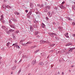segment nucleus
<instances>
[{
  "label": "nucleus",
  "instance_id": "obj_1",
  "mask_svg": "<svg viewBox=\"0 0 75 75\" xmlns=\"http://www.w3.org/2000/svg\"><path fill=\"white\" fill-rule=\"evenodd\" d=\"M48 34L50 35L53 38L54 37V35L56 37L57 36V35L54 33H49Z\"/></svg>",
  "mask_w": 75,
  "mask_h": 75
},
{
  "label": "nucleus",
  "instance_id": "obj_2",
  "mask_svg": "<svg viewBox=\"0 0 75 75\" xmlns=\"http://www.w3.org/2000/svg\"><path fill=\"white\" fill-rule=\"evenodd\" d=\"M1 28L2 29H3L5 30V31L6 32H7V31H8V28L6 27V26H2L1 27Z\"/></svg>",
  "mask_w": 75,
  "mask_h": 75
},
{
  "label": "nucleus",
  "instance_id": "obj_3",
  "mask_svg": "<svg viewBox=\"0 0 75 75\" xmlns=\"http://www.w3.org/2000/svg\"><path fill=\"white\" fill-rule=\"evenodd\" d=\"M14 30H13V29H10L9 30L8 32H7V34H10V33H12V32H13Z\"/></svg>",
  "mask_w": 75,
  "mask_h": 75
},
{
  "label": "nucleus",
  "instance_id": "obj_4",
  "mask_svg": "<svg viewBox=\"0 0 75 75\" xmlns=\"http://www.w3.org/2000/svg\"><path fill=\"white\" fill-rule=\"evenodd\" d=\"M11 20H12V21H13L14 22H15V23L17 22V20L15 18H11Z\"/></svg>",
  "mask_w": 75,
  "mask_h": 75
},
{
  "label": "nucleus",
  "instance_id": "obj_5",
  "mask_svg": "<svg viewBox=\"0 0 75 75\" xmlns=\"http://www.w3.org/2000/svg\"><path fill=\"white\" fill-rule=\"evenodd\" d=\"M36 63V60H34L32 61V65H34Z\"/></svg>",
  "mask_w": 75,
  "mask_h": 75
},
{
  "label": "nucleus",
  "instance_id": "obj_6",
  "mask_svg": "<svg viewBox=\"0 0 75 75\" xmlns=\"http://www.w3.org/2000/svg\"><path fill=\"white\" fill-rule=\"evenodd\" d=\"M40 42L41 44H43L44 43H47L48 42H47L46 41H44L43 40H40Z\"/></svg>",
  "mask_w": 75,
  "mask_h": 75
},
{
  "label": "nucleus",
  "instance_id": "obj_7",
  "mask_svg": "<svg viewBox=\"0 0 75 75\" xmlns=\"http://www.w3.org/2000/svg\"><path fill=\"white\" fill-rule=\"evenodd\" d=\"M30 7H31L32 8H33V7H34V4H33L32 3H30Z\"/></svg>",
  "mask_w": 75,
  "mask_h": 75
},
{
  "label": "nucleus",
  "instance_id": "obj_8",
  "mask_svg": "<svg viewBox=\"0 0 75 75\" xmlns=\"http://www.w3.org/2000/svg\"><path fill=\"white\" fill-rule=\"evenodd\" d=\"M30 31L31 32H33V31H34V30H33V27L31 25H30Z\"/></svg>",
  "mask_w": 75,
  "mask_h": 75
},
{
  "label": "nucleus",
  "instance_id": "obj_9",
  "mask_svg": "<svg viewBox=\"0 0 75 75\" xmlns=\"http://www.w3.org/2000/svg\"><path fill=\"white\" fill-rule=\"evenodd\" d=\"M45 8L47 10H50V9H51V8H50V6H46L45 7Z\"/></svg>",
  "mask_w": 75,
  "mask_h": 75
},
{
  "label": "nucleus",
  "instance_id": "obj_10",
  "mask_svg": "<svg viewBox=\"0 0 75 75\" xmlns=\"http://www.w3.org/2000/svg\"><path fill=\"white\" fill-rule=\"evenodd\" d=\"M65 51H66V49L64 48V49L62 50L61 51V52L62 53H64Z\"/></svg>",
  "mask_w": 75,
  "mask_h": 75
},
{
  "label": "nucleus",
  "instance_id": "obj_11",
  "mask_svg": "<svg viewBox=\"0 0 75 75\" xmlns=\"http://www.w3.org/2000/svg\"><path fill=\"white\" fill-rule=\"evenodd\" d=\"M68 33L67 32L66 33V34H64V35L67 38H69V36H68Z\"/></svg>",
  "mask_w": 75,
  "mask_h": 75
},
{
  "label": "nucleus",
  "instance_id": "obj_12",
  "mask_svg": "<svg viewBox=\"0 0 75 75\" xmlns=\"http://www.w3.org/2000/svg\"><path fill=\"white\" fill-rule=\"evenodd\" d=\"M68 33L67 32L66 33V34H64V35L67 38H69V36H68Z\"/></svg>",
  "mask_w": 75,
  "mask_h": 75
},
{
  "label": "nucleus",
  "instance_id": "obj_13",
  "mask_svg": "<svg viewBox=\"0 0 75 75\" xmlns=\"http://www.w3.org/2000/svg\"><path fill=\"white\" fill-rule=\"evenodd\" d=\"M16 66H14L12 68L11 70L12 71H14L15 69H16Z\"/></svg>",
  "mask_w": 75,
  "mask_h": 75
},
{
  "label": "nucleus",
  "instance_id": "obj_14",
  "mask_svg": "<svg viewBox=\"0 0 75 75\" xmlns=\"http://www.w3.org/2000/svg\"><path fill=\"white\" fill-rule=\"evenodd\" d=\"M9 25L11 28H14V29H16V27H15L14 26H13V25H12L9 24Z\"/></svg>",
  "mask_w": 75,
  "mask_h": 75
},
{
  "label": "nucleus",
  "instance_id": "obj_15",
  "mask_svg": "<svg viewBox=\"0 0 75 75\" xmlns=\"http://www.w3.org/2000/svg\"><path fill=\"white\" fill-rule=\"evenodd\" d=\"M41 27L42 28H44L45 27V25L43 23H42L41 24Z\"/></svg>",
  "mask_w": 75,
  "mask_h": 75
},
{
  "label": "nucleus",
  "instance_id": "obj_16",
  "mask_svg": "<svg viewBox=\"0 0 75 75\" xmlns=\"http://www.w3.org/2000/svg\"><path fill=\"white\" fill-rule=\"evenodd\" d=\"M59 7L60 8H61L62 9L63 8H65V7H64V6H63V5H61Z\"/></svg>",
  "mask_w": 75,
  "mask_h": 75
},
{
  "label": "nucleus",
  "instance_id": "obj_17",
  "mask_svg": "<svg viewBox=\"0 0 75 75\" xmlns=\"http://www.w3.org/2000/svg\"><path fill=\"white\" fill-rule=\"evenodd\" d=\"M47 14H48V16L49 17H51L52 16V13H51L49 12L47 13Z\"/></svg>",
  "mask_w": 75,
  "mask_h": 75
},
{
  "label": "nucleus",
  "instance_id": "obj_18",
  "mask_svg": "<svg viewBox=\"0 0 75 75\" xmlns=\"http://www.w3.org/2000/svg\"><path fill=\"white\" fill-rule=\"evenodd\" d=\"M41 55L42 57H45V54L44 52H43L41 53Z\"/></svg>",
  "mask_w": 75,
  "mask_h": 75
},
{
  "label": "nucleus",
  "instance_id": "obj_19",
  "mask_svg": "<svg viewBox=\"0 0 75 75\" xmlns=\"http://www.w3.org/2000/svg\"><path fill=\"white\" fill-rule=\"evenodd\" d=\"M54 45H55V44H53L50 45V47H51V48H52V47H53Z\"/></svg>",
  "mask_w": 75,
  "mask_h": 75
},
{
  "label": "nucleus",
  "instance_id": "obj_20",
  "mask_svg": "<svg viewBox=\"0 0 75 75\" xmlns=\"http://www.w3.org/2000/svg\"><path fill=\"white\" fill-rule=\"evenodd\" d=\"M72 7L73 10L75 11V5H72Z\"/></svg>",
  "mask_w": 75,
  "mask_h": 75
},
{
  "label": "nucleus",
  "instance_id": "obj_21",
  "mask_svg": "<svg viewBox=\"0 0 75 75\" xmlns=\"http://www.w3.org/2000/svg\"><path fill=\"white\" fill-rule=\"evenodd\" d=\"M10 45V42H8L6 44V45L7 47H8Z\"/></svg>",
  "mask_w": 75,
  "mask_h": 75
},
{
  "label": "nucleus",
  "instance_id": "obj_22",
  "mask_svg": "<svg viewBox=\"0 0 75 75\" xmlns=\"http://www.w3.org/2000/svg\"><path fill=\"white\" fill-rule=\"evenodd\" d=\"M1 18L0 19V20H3V15H1Z\"/></svg>",
  "mask_w": 75,
  "mask_h": 75
},
{
  "label": "nucleus",
  "instance_id": "obj_23",
  "mask_svg": "<svg viewBox=\"0 0 75 75\" xmlns=\"http://www.w3.org/2000/svg\"><path fill=\"white\" fill-rule=\"evenodd\" d=\"M72 45V44L71 43H69L66 44V46H69L70 45Z\"/></svg>",
  "mask_w": 75,
  "mask_h": 75
},
{
  "label": "nucleus",
  "instance_id": "obj_24",
  "mask_svg": "<svg viewBox=\"0 0 75 75\" xmlns=\"http://www.w3.org/2000/svg\"><path fill=\"white\" fill-rule=\"evenodd\" d=\"M40 65H44V63L42 62H41L40 63Z\"/></svg>",
  "mask_w": 75,
  "mask_h": 75
},
{
  "label": "nucleus",
  "instance_id": "obj_25",
  "mask_svg": "<svg viewBox=\"0 0 75 75\" xmlns=\"http://www.w3.org/2000/svg\"><path fill=\"white\" fill-rule=\"evenodd\" d=\"M29 16H31L32 14V11H30L29 12Z\"/></svg>",
  "mask_w": 75,
  "mask_h": 75
},
{
  "label": "nucleus",
  "instance_id": "obj_26",
  "mask_svg": "<svg viewBox=\"0 0 75 75\" xmlns=\"http://www.w3.org/2000/svg\"><path fill=\"white\" fill-rule=\"evenodd\" d=\"M32 44L31 42H28L26 43V44Z\"/></svg>",
  "mask_w": 75,
  "mask_h": 75
},
{
  "label": "nucleus",
  "instance_id": "obj_27",
  "mask_svg": "<svg viewBox=\"0 0 75 75\" xmlns=\"http://www.w3.org/2000/svg\"><path fill=\"white\" fill-rule=\"evenodd\" d=\"M2 7H3V8H5V7H6V5L4 4H2Z\"/></svg>",
  "mask_w": 75,
  "mask_h": 75
},
{
  "label": "nucleus",
  "instance_id": "obj_28",
  "mask_svg": "<svg viewBox=\"0 0 75 75\" xmlns=\"http://www.w3.org/2000/svg\"><path fill=\"white\" fill-rule=\"evenodd\" d=\"M24 40H24V39H23V40H21L20 42V43L21 44V43H22V42H23L24 41Z\"/></svg>",
  "mask_w": 75,
  "mask_h": 75
},
{
  "label": "nucleus",
  "instance_id": "obj_29",
  "mask_svg": "<svg viewBox=\"0 0 75 75\" xmlns=\"http://www.w3.org/2000/svg\"><path fill=\"white\" fill-rule=\"evenodd\" d=\"M15 14H16L17 15H19V14H20L19 13L17 12H15Z\"/></svg>",
  "mask_w": 75,
  "mask_h": 75
},
{
  "label": "nucleus",
  "instance_id": "obj_30",
  "mask_svg": "<svg viewBox=\"0 0 75 75\" xmlns=\"http://www.w3.org/2000/svg\"><path fill=\"white\" fill-rule=\"evenodd\" d=\"M6 7L7 8H12L11 7H10V6H9V5H7V6H6Z\"/></svg>",
  "mask_w": 75,
  "mask_h": 75
},
{
  "label": "nucleus",
  "instance_id": "obj_31",
  "mask_svg": "<svg viewBox=\"0 0 75 75\" xmlns=\"http://www.w3.org/2000/svg\"><path fill=\"white\" fill-rule=\"evenodd\" d=\"M39 51L40 50H37L35 52V53H37V52H39Z\"/></svg>",
  "mask_w": 75,
  "mask_h": 75
},
{
  "label": "nucleus",
  "instance_id": "obj_32",
  "mask_svg": "<svg viewBox=\"0 0 75 75\" xmlns=\"http://www.w3.org/2000/svg\"><path fill=\"white\" fill-rule=\"evenodd\" d=\"M33 27L35 28H37V26L36 25H33Z\"/></svg>",
  "mask_w": 75,
  "mask_h": 75
},
{
  "label": "nucleus",
  "instance_id": "obj_33",
  "mask_svg": "<svg viewBox=\"0 0 75 75\" xmlns=\"http://www.w3.org/2000/svg\"><path fill=\"white\" fill-rule=\"evenodd\" d=\"M21 69H20V70H19L18 71V73L20 74V72H21Z\"/></svg>",
  "mask_w": 75,
  "mask_h": 75
},
{
  "label": "nucleus",
  "instance_id": "obj_34",
  "mask_svg": "<svg viewBox=\"0 0 75 75\" xmlns=\"http://www.w3.org/2000/svg\"><path fill=\"white\" fill-rule=\"evenodd\" d=\"M16 47L17 48H18V49H20V48L19 46L17 45L16 46Z\"/></svg>",
  "mask_w": 75,
  "mask_h": 75
},
{
  "label": "nucleus",
  "instance_id": "obj_35",
  "mask_svg": "<svg viewBox=\"0 0 75 75\" xmlns=\"http://www.w3.org/2000/svg\"><path fill=\"white\" fill-rule=\"evenodd\" d=\"M38 32L36 31L35 32V35H38Z\"/></svg>",
  "mask_w": 75,
  "mask_h": 75
},
{
  "label": "nucleus",
  "instance_id": "obj_36",
  "mask_svg": "<svg viewBox=\"0 0 75 75\" xmlns=\"http://www.w3.org/2000/svg\"><path fill=\"white\" fill-rule=\"evenodd\" d=\"M13 46H14V45H17V43H15L13 44L12 45Z\"/></svg>",
  "mask_w": 75,
  "mask_h": 75
},
{
  "label": "nucleus",
  "instance_id": "obj_37",
  "mask_svg": "<svg viewBox=\"0 0 75 75\" xmlns=\"http://www.w3.org/2000/svg\"><path fill=\"white\" fill-rule=\"evenodd\" d=\"M55 38H56V40H59V38H58V37H55Z\"/></svg>",
  "mask_w": 75,
  "mask_h": 75
},
{
  "label": "nucleus",
  "instance_id": "obj_38",
  "mask_svg": "<svg viewBox=\"0 0 75 75\" xmlns=\"http://www.w3.org/2000/svg\"><path fill=\"white\" fill-rule=\"evenodd\" d=\"M72 51V50L71 49H70V48L69 50L68 51V52H71Z\"/></svg>",
  "mask_w": 75,
  "mask_h": 75
},
{
  "label": "nucleus",
  "instance_id": "obj_39",
  "mask_svg": "<svg viewBox=\"0 0 75 75\" xmlns=\"http://www.w3.org/2000/svg\"><path fill=\"white\" fill-rule=\"evenodd\" d=\"M58 29L59 30H62V29L61 28V27H59L58 28Z\"/></svg>",
  "mask_w": 75,
  "mask_h": 75
},
{
  "label": "nucleus",
  "instance_id": "obj_40",
  "mask_svg": "<svg viewBox=\"0 0 75 75\" xmlns=\"http://www.w3.org/2000/svg\"><path fill=\"white\" fill-rule=\"evenodd\" d=\"M54 9L55 10H58V8L57 7L54 8Z\"/></svg>",
  "mask_w": 75,
  "mask_h": 75
},
{
  "label": "nucleus",
  "instance_id": "obj_41",
  "mask_svg": "<svg viewBox=\"0 0 75 75\" xmlns=\"http://www.w3.org/2000/svg\"><path fill=\"white\" fill-rule=\"evenodd\" d=\"M9 24H12V22L10 20H9Z\"/></svg>",
  "mask_w": 75,
  "mask_h": 75
},
{
  "label": "nucleus",
  "instance_id": "obj_42",
  "mask_svg": "<svg viewBox=\"0 0 75 75\" xmlns=\"http://www.w3.org/2000/svg\"><path fill=\"white\" fill-rule=\"evenodd\" d=\"M45 12H48V11L47 10V9H45Z\"/></svg>",
  "mask_w": 75,
  "mask_h": 75
},
{
  "label": "nucleus",
  "instance_id": "obj_43",
  "mask_svg": "<svg viewBox=\"0 0 75 75\" xmlns=\"http://www.w3.org/2000/svg\"><path fill=\"white\" fill-rule=\"evenodd\" d=\"M22 45H23V46H25L26 45V44L22 43Z\"/></svg>",
  "mask_w": 75,
  "mask_h": 75
},
{
  "label": "nucleus",
  "instance_id": "obj_44",
  "mask_svg": "<svg viewBox=\"0 0 75 75\" xmlns=\"http://www.w3.org/2000/svg\"><path fill=\"white\" fill-rule=\"evenodd\" d=\"M1 21H2L3 23H4V20L3 19H2L1 20H0Z\"/></svg>",
  "mask_w": 75,
  "mask_h": 75
},
{
  "label": "nucleus",
  "instance_id": "obj_45",
  "mask_svg": "<svg viewBox=\"0 0 75 75\" xmlns=\"http://www.w3.org/2000/svg\"><path fill=\"white\" fill-rule=\"evenodd\" d=\"M13 36V38L14 40H15L16 39V37L14 36V35Z\"/></svg>",
  "mask_w": 75,
  "mask_h": 75
},
{
  "label": "nucleus",
  "instance_id": "obj_46",
  "mask_svg": "<svg viewBox=\"0 0 75 75\" xmlns=\"http://www.w3.org/2000/svg\"><path fill=\"white\" fill-rule=\"evenodd\" d=\"M18 33H19V30H17L16 32V33L17 34H18Z\"/></svg>",
  "mask_w": 75,
  "mask_h": 75
},
{
  "label": "nucleus",
  "instance_id": "obj_47",
  "mask_svg": "<svg viewBox=\"0 0 75 75\" xmlns=\"http://www.w3.org/2000/svg\"><path fill=\"white\" fill-rule=\"evenodd\" d=\"M65 4V1H63V2H62V5H63V4Z\"/></svg>",
  "mask_w": 75,
  "mask_h": 75
},
{
  "label": "nucleus",
  "instance_id": "obj_48",
  "mask_svg": "<svg viewBox=\"0 0 75 75\" xmlns=\"http://www.w3.org/2000/svg\"><path fill=\"white\" fill-rule=\"evenodd\" d=\"M68 19L70 21H71V20H72L71 19V18H68Z\"/></svg>",
  "mask_w": 75,
  "mask_h": 75
},
{
  "label": "nucleus",
  "instance_id": "obj_49",
  "mask_svg": "<svg viewBox=\"0 0 75 75\" xmlns=\"http://www.w3.org/2000/svg\"><path fill=\"white\" fill-rule=\"evenodd\" d=\"M72 24L73 25H74L75 24V23L74 22H73Z\"/></svg>",
  "mask_w": 75,
  "mask_h": 75
},
{
  "label": "nucleus",
  "instance_id": "obj_50",
  "mask_svg": "<svg viewBox=\"0 0 75 75\" xmlns=\"http://www.w3.org/2000/svg\"><path fill=\"white\" fill-rule=\"evenodd\" d=\"M28 10H25V12L26 13H28Z\"/></svg>",
  "mask_w": 75,
  "mask_h": 75
},
{
  "label": "nucleus",
  "instance_id": "obj_51",
  "mask_svg": "<svg viewBox=\"0 0 75 75\" xmlns=\"http://www.w3.org/2000/svg\"><path fill=\"white\" fill-rule=\"evenodd\" d=\"M8 0H4V2H6V1H7Z\"/></svg>",
  "mask_w": 75,
  "mask_h": 75
},
{
  "label": "nucleus",
  "instance_id": "obj_52",
  "mask_svg": "<svg viewBox=\"0 0 75 75\" xmlns=\"http://www.w3.org/2000/svg\"><path fill=\"white\" fill-rule=\"evenodd\" d=\"M70 49H71L72 50H73L74 49V48L72 47L71 48H70Z\"/></svg>",
  "mask_w": 75,
  "mask_h": 75
},
{
  "label": "nucleus",
  "instance_id": "obj_53",
  "mask_svg": "<svg viewBox=\"0 0 75 75\" xmlns=\"http://www.w3.org/2000/svg\"><path fill=\"white\" fill-rule=\"evenodd\" d=\"M46 20H49V18H48V17H46Z\"/></svg>",
  "mask_w": 75,
  "mask_h": 75
},
{
  "label": "nucleus",
  "instance_id": "obj_54",
  "mask_svg": "<svg viewBox=\"0 0 75 75\" xmlns=\"http://www.w3.org/2000/svg\"><path fill=\"white\" fill-rule=\"evenodd\" d=\"M72 36L73 37H75V34H73Z\"/></svg>",
  "mask_w": 75,
  "mask_h": 75
},
{
  "label": "nucleus",
  "instance_id": "obj_55",
  "mask_svg": "<svg viewBox=\"0 0 75 75\" xmlns=\"http://www.w3.org/2000/svg\"><path fill=\"white\" fill-rule=\"evenodd\" d=\"M44 6V5L43 4H42L41 5V7H42Z\"/></svg>",
  "mask_w": 75,
  "mask_h": 75
},
{
  "label": "nucleus",
  "instance_id": "obj_56",
  "mask_svg": "<svg viewBox=\"0 0 75 75\" xmlns=\"http://www.w3.org/2000/svg\"><path fill=\"white\" fill-rule=\"evenodd\" d=\"M31 49H33V48H34V46H33L31 47Z\"/></svg>",
  "mask_w": 75,
  "mask_h": 75
},
{
  "label": "nucleus",
  "instance_id": "obj_57",
  "mask_svg": "<svg viewBox=\"0 0 75 75\" xmlns=\"http://www.w3.org/2000/svg\"><path fill=\"white\" fill-rule=\"evenodd\" d=\"M37 45H35L33 46V48H35L36 47H37Z\"/></svg>",
  "mask_w": 75,
  "mask_h": 75
},
{
  "label": "nucleus",
  "instance_id": "obj_58",
  "mask_svg": "<svg viewBox=\"0 0 75 75\" xmlns=\"http://www.w3.org/2000/svg\"><path fill=\"white\" fill-rule=\"evenodd\" d=\"M37 37H38V38H40V36H39V35H37Z\"/></svg>",
  "mask_w": 75,
  "mask_h": 75
},
{
  "label": "nucleus",
  "instance_id": "obj_59",
  "mask_svg": "<svg viewBox=\"0 0 75 75\" xmlns=\"http://www.w3.org/2000/svg\"><path fill=\"white\" fill-rule=\"evenodd\" d=\"M15 62L16 63H17V60H15Z\"/></svg>",
  "mask_w": 75,
  "mask_h": 75
},
{
  "label": "nucleus",
  "instance_id": "obj_60",
  "mask_svg": "<svg viewBox=\"0 0 75 75\" xmlns=\"http://www.w3.org/2000/svg\"><path fill=\"white\" fill-rule=\"evenodd\" d=\"M40 6V4H37V6H38V7Z\"/></svg>",
  "mask_w": 75,
  "mask_h": 75
},
{
  "label": "nucleus",
  "instance_id": "obj_61",
  "mask_svg": "<svg viewBox=\"0 0 75 75\" xmlns=\"http://www.w3.org/2000/svg\"><path fill=\"white\" fill-rule=\"evenodd\" d=\"M11 74H13V72L11 71Z\"/></svg>",
  "mask_w": 75,
  "mask_h": 75
},
{
  "label": "nucleus",
  "instance_id": "obj_62",
  "mask_svg": "<svg viewBox=\"0 0 75 75\" xmlns=\"http://www.w3.org/2000/svg\"><path fill=\"white\" fill-rule=\"evenodd\" d=\"M58 74H59V75H60V73H59V71H58Z\"/></svg>",
  "mask_w": 75,
  "mask_h": 75
},
{
  "label": "nucleus",
  "instance_id": "obj_63",
  "mask_svg": "<svg viewBox=\"0 0 75 75\" xmlns=\"http://www.w3.org/2000/svg\"><path fill=\"white\" fill-rule=\"evenodd\" d=\"M65 53H66V54H67L68 53V52H66Z\"/></svg>",
  "mask_w": 75,
  "mask_h": 75
},
{
  "label": "nucleus",
  "instance_id": "obj_64",
  "mask_svg": "<svg viewBox=\"0 0 75 75\" xmlns=\"http://www.w3.org/2000/svg\"><path fill=\"white\" fill-rule=\"evenodd\" d=\"M53 51H54L53 50H51L50 51V52H53Z\"/></svg>",
  "mask_w": 75,
  "mask_h": 75
}]
</instances>
